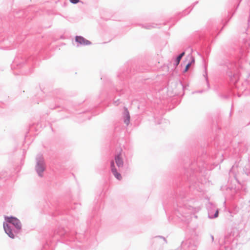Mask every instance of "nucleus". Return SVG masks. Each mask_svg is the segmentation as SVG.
<instances>
[{
    "label": "nucleus",
    "mask_w": 250,
    "mask_h": 250,
    "mask_svg": "<svg viewBox=\"0 0 250 250\" xmlns=\"http://www.w3.org/2000/svg\"><path fill=\"white\" fill-rule=\"evenodd\" d=\"M190 58L191 59V62H188L187 65H186V68H185V69L184 70V72H186L187 71H188L189 67H190L191 64V62H194V60L193 58H192L191 57H190Z\"/></svg>",
    "instance_id": "obj_9"
},
{
    "label": "nucleus",
    "mask_w": 250,
    "mask_h": 250,
    "mask_svg": "<svg viewBox=\"0 0 250 250\" xmlns=\"http://www.w3.org/2000/svg\"><path fill=\"white\" fill-rule=\"evenodd\" d=\"M124 122L126 125H128L130 121V115L126 107L124 108Z\"/></svg>",
    "instance_id": "obj_6"
},
{
    "label": "nucleus",
    "mask_w": 250,
    "mask_h": 250,
    "mask_svg": "<svg viewBox=\"0 0 250 250\" xmlns=\"http://www.w3.org/2000/svg\"><path fill=\"white\" fill-rule=\"evenodd\" d=\"M3 228L6 234L11 238H14V235L7 224L3 223Z\"/></svg>",
    "instance_id": "obj_4"
},
{
    "label": "nucleus",
    "mask_w": 250,
    "mask_h": 250,
    "mask_svg": "<svg viewBox=\"0 0 250 250\" xmlns=\"http://www.w3.org/2000/svg\"><path fill=\"white\" fill-rule=\"evenodd\" d=\"M185 55V52H183L182 53H181L177 58L176 59V65H177L180 61H181V59H182V58L183 57V56Z\"/></svg>",
    "instance_id": "obj_8"
},
{
    "label": "nucleus",
    "mask_w": 250,
    "mask_h": 250,
    "mask_svg": "<svg viewBox=\"0 0 250 250\" xmlns=\"http://www.w3.org/2000/svg\"><path fill=\"white\" fill-rule=\"evenodd\" d=\"M70 1L72 3H77L79 1V0H70Z\"/></svg>",
    "instance_id": "obj_10"
},
{
    "label": "nucleus",
    "mask_w": 250,
    "mask_h": 250,
    "mask_svg": "<svg viewBox=\"0 0 250 250\" xmlns=\"http://www.w3.org/2000/svg\"><path fill=\"white\" fill-rule=\"evenodd\" d=\"M75 41L82 45H87L91 44V42L89 41L81 36H76L75 38Z\"/></svg>",
    "instance_id": "obj_3"
},
{
    "label": "nucleus",
    "mask_w": 250,
    "mask_h": 250,
    "mask_svg": "<svg viewBox=\"0 0 250 250\" xmlns=\"http://www.w3.org/2000/svg\"><path fill=\"white\" fill-rule=\"evenodd\" d=\"M115 161L118 167H123L124 163L123 157L121 154H119L115 156Z\"/></svg>",
    "instance_id": "obj_5"
},
{
    "label": "nucleus",
    "mask_w": 250,
    "mask_h": 250,
    "mask_svg": "<svg viewBox=\"0 0 250 250\" xmlns=\"http://www.w3.org/2000/svg\"><path fill=\"white\" fill-rule=\"evenodd\" d=\"M111 171L114 176L118 180H121L122 179V177L120 173H118L117 169H116L113 161L111 162Z\"/></svg>",
    "instance_id": "obj_2"
},
{
    "label": "nucleus",
    "mask_w": 250,
    "mask_h": 250,
    "mask_svg": "<svg viewBox=\"0 0 250 250\" xmlns=\"http://www.w3.org/2000/svg\"><path fill=\"white\" fill-rule=\"evenodd\" d=\"M218 213H219V212H218V210H217V211H216V212H215V214H214V217H215V218H216V217H218Z\"/></svg>",
    "instance_id": "obj_11"
},
{
    "label": "nucleus",
    "mask_w": 250,
    "mask_h": 250,
    "mask_svg": "<svg viewBox=\"0 0 250 250\" xmlns=\"http://www.w3.org/2000/svg\"><path fill=\"white\" fill-rule=\"evenodd\" d=\"M4 219L7 222L12 224L18 229H21V223L17 218L5 216Z\"/></svg>",
    "instance_id": "obj_1"
},
{
    "label": "nucleus",
    "mask_w": 250,
    "mask_h": 250,
    "mask_svg": "<svg viewBox=\"0 0 250 250\" xmlns=\"http://www.w3.org/2000/svg\"><path fill=\"white\" fill-rule=\"evenodd\" d=\"M44 169V163L43 161H41L40 162L38 163V165L37 166V170L38 172L40 174L41 172L43 171Z\"/></svg>",
    "instance_id": "obj_7"
}]
</instances>
